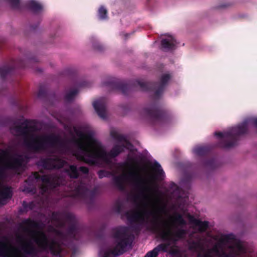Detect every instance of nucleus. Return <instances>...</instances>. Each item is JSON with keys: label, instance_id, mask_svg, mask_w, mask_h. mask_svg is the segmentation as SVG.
I'll return each mask as SVG.
<instances>
[{"label": "nucleus", "instance_id": "8fccbe9b", "mask_svg": "<svg viewBox=\"0 0 257 257\" xmlns=\"http://www.w3.org/2000/svg\"><path fill=\"white\" fill-rule=\"evenodd\" d=\"M227 6L226 5H223V6H221V7L222 8H225V7H226Z\"/></svg>", "mask_w": 257, "mask_h": 257}, {"label": "nucleus", "instance_id": "2eb2a0df", "mask_svg": "<svg viewBox=\"0 0 257 257\" xmlns=\"http://www.w3.org/2000/svg\"><path fill=\"white\" fill-rule=\"evenodd\" d=\"M29 122L28 120H26L21 124L14 126L11 129L17 133V136H22L24 139L28 138L35 128L34 126L29 125Z\"/></svg>", "mask_w": 257, "mask_h": 257}, {"label": "nucleus", "instance_id": "2f4dec72", "mask_svg": "<svg viewBox=\"0 0 257 257\" xmlns=\"http://www.w3.org/2000/svg\"><path fill=\"white\" fill-rule=\"evenodd\" d=\"M204 165L211 169L217 168L218 166L217 161L215 159H211L206 160L204 163Z\"/></svg>", "mask_w": 257, "mask_h": 257}, {"label": "nucleus", "instance_id": "de8ad7c7", "mask_svg": "<svg viewBox=\"0 0 257 257\" xmlns=\"http://www.w3.org/2000/svg\"><path fill=\"white\" fill-rule=\"evenodd\" d=\"M31 61H35V62H37V61L36 60V59H31L30 60Z\"/></svg>", "mask_w": 257, "mask_h": 257}, {"label": "nucleus", "instance_id": "4c0bfd02", "mask_svg": "<svg viewBox=\"0 0 257 257\" xmlns=\"http://www.w3.org/2000/svg\"><path fill=\"white\" fill-rule=\"evenodd\" d=\"M22 206L25 210L27 211L28 210H32L34 209L35 205L33 201L27 203L26 201H24L22 203Z\"/></svg>", "mask_w": 257, "mask_h": 257}, {"label": "nucleus", "instance_id": "b1692460", "mask_svg": "<svg viewBox=\"0 0 257 257\" xmlns=\"http://www.w3.org/2000/svg\"><path fill=\"white\" fill-rule=\"evenodd\" d=\"M229 247L231 249V251L233 252L235 255H238L245 251L244 246L239 241L235 243L234 247L233 246H230Z\"/></svg>", "mask_w": 257, "mask_h": 257}, {"label": "nucleus", "instance_id": "7c9ffc66", "mask_svg": "<svg viewBox=\"0 0 257 257\" xmlns=\"http://www.w3.org/2000/svg\"><path fill=\"white\" fill-rule=\"evenodd\" d=\"M114 185L120 190L124 189L123 179L121 176H116L113 178Z\"/></svg>", "mask_w": 257, "mask_h": 257}, {"label": "nucleus", "instance_id": "a19ab883", "mask_svg": "<svg viewBox=\"0 0 257 257\" xmlns=\"http://www.w3.org/2000/svg\"><path fill=\"white\" fill-rule=\"evenodd\" d=\"M109 173L105 170H100L98 172V175L99 178H102L105 177H107Z\"/></svg>", "mask_w": 257, "mask_h": 257}, {"label": "nucleus", "instance_id": "423d86ee", "mask_svg": "<svg viewBox=\"0 0 257 257\" xmlns=\"http://www.w3.org/2000/svg\"><path fill=\"white\" fill-rule=\"evenodd\" d=\"M24 144L29 150L36 153L57 147L68 149L60 136L54 134L42 135L31 134L28 138L25 139Z\"/></svg>", "mask_w": 257, "mask_h": 257}, {"label": "nucleus", "instance_id": "c85d7f7f", "mask_svg": "<svg viewBox=\"0 0 257 257\" xmlns=\"http://www.w3.org/2000/svg\"><path fill=\"white\" fill-rule=\"evenodd\" d=\"M78 93L77 89H74L67 92L64 96L65 100L68 102L72 101Z\"/></svg>", "mask_w": 257, "mask_h": 257}, {"label": "nucleus", "instance_id": "6ab92c4d", "mask_svg": "<svg viewBox=\"0 0 257 257\" xmlns=\"http://www.w3.org/2000/svg\"><path fill=\"white\" fill-rule=\"evenodd\" d=\"M161 44L163 49L171 50L175 48L176 41L172 36H169L168 38L163 39L161 40Z\"/></svg>", "mask_w": 257, "mask_h": 257}, {"label": "nucleus", "instance_id": "37998d69", "mask_svg": "<svg viewBox=\"0 0 257 257\" xmlns=\"http://www.w3.org/2000/svg\"><path fill=\"white\" fill-rule=\"evenodd\" d=\"M235 255L232 251L229 253H226L225 251H222L221 256L222 257H234Z\"/></svg>", "mask_w": 257, "mask_h": 257}, {"label": "nucleus", "instance_id": "4be33fe9", "mask_svg": "<svg viewBox=\"0 0 257 257\" xmlns=\"http://www.w3.org/2000/svg\"><path fill=\"white\" fill-rule=\"evenodd\" d=\"M64 172L71 179H77L79 176V170L75 165H69V168L64 169Z\"/></svg>", "mask_w": 257, "mask_h": 257}, {"label": "nucleus", "instance_id": "bb28decb", "mask_svg": "<svg viewBox=\"0 0 257 257\" xmlns=\"http://www.w3.org/2000/svg\"><path fill=\"white\" fill-rule=\"evenodd\" d=\"M172 218L174 223L178 226H183L186 224V222L183 218V216L179 213L175 212Z\"/></svg>", "mask_w": 257, "mask_h": 257}, {"label": "nucleus", "instance_id": "20e7f679", "mask_svg": "<svg viewBox=\"0 0 257 257\" xmlns=\"http://www.w3.org/2000/svg\"><path fill=\"white\" fill-rule=\"evenodd\" d=\"M51 218L53 221L56 222L60 227H64L65 226L66 223L64 219L70 224L66 233L55 228L53 230V231L58 236V238L55 239L60 243L62 248V254L59 257H64L69 253L68 249V246L66 244L68 240L78 239L76 235L78 233V228L76 225V218L71 213L54 211L52 213Z\"/></svg>", "mask_w": 257, "mask_h": 257}, {"label": "nucleus", "instance_id": "f257e3e1", "mask_svg": "<svg viewBox=\"0 0 257 257\" xmlns=\"http://www.w3.org/2000/svg\"><path fill=\"white\" fill-rule=\"evenodd\" d=\"M170 78L171 75L169 74H164L161 76L159 82H142L139 80L135 82V85L139 86L142 91H155L154 102L149 107L144 109L145 114L149 118L153 125L162 126L169 123L171 120L169 113L157 102L163 93Z\"/></svg>", "mask_w": 257, "mask_h": 257}, {"label": "nucleus", "instance_id": "0eeeda50", "mask_svg": "<svg viewBox=\"0 0 257 257\" xmlns=\"http://www.w3.org/2000/svg\"><path fill=\"white\" fill-rule=\"evenodd\" d=\"M112 237L114 240L115 246L113 249L107 248L101 250L100 255L101 257H116L123 254L131 246L133 236L128 232L126 227L120 226L112 229Z\"/></svg>", "mask_w": 257, "mask_h": 257}, {"label": "nucleus", "instance_id": "6e6552de", "mask_svg": "<svg viewBox=\"0 0 257 257\" xmlns=\"http://www.w3.org/2000/svg\"><path fill=\"white\" fill-rule=\"evenodd\" d=\"M251 123L257 128V117L244 120L238 125L232 127L227 131L222 132H216L214 136L220 139L217 147L223 149H228L236 145L238 138L247 133L248 125Z\"/></svg>", "mask_w": 257, "mask_h": 257}, {"label": "nucleus", "instance_id": "5701e85b", "mask_svg": "<svg viewBox=\"0 0 257 257\" xmlns=\"http://www.w3.org/2000/svg\"><path fill=\"white\" fill-rule=\"evenodd\" d=\"M26 7L35 13H38L43 9L42 5L34 0L28 2L26 4Z\"/></svg>", "mask_w": 257, "mask_h": 257}, {"label": "nucleus", "instance_id": "9b49d317", "mask_svg": "<svg viewBox=\"0 0 257 257\" xmlns=\"http://www.w3.org/2000/svg\"><path fill=\"white\" fill-rule=\"evenodd\" d=\"M24 161L23 156L17 154L7 162L5 166L0 165V180L5 176L6 169L13 170L18 174L22 172L24 169Z\"/></svg>", "mask_w": 257, "mask_h": 257}, {"label": "nucleus", "instance_id": "79ce46f5", "mask_svg": "<svg viewBox=\"0 0 257 257\" xmlns=\"http://www.w3.org/2000/svg\"><path fill=\"white\" fill-rule=\"evenodd\" d=\"M78 170L82 172L84 174H88L89 173V169L85 166H81L80 167Z\"/></svg>", "mask_w": 257, "mask_h": 257}, {"label": "nucleus", "instance_id": "393cba45", "mask_svg": "<svg viewBox=\"0 0 257 257\" xmlns=\"http://www.w3.org/2000/svg\"><path fill=\"white\" fill-rule=\"evenodd\" d=\"M168 192L174 197L177 198L180 197V188L174 182H171L169 185Z\"/></svg>", "mask_w": 257, "mask_h": 257}, {"label": "nucleus", "instance_id": "dca6fc26", "mask_svg": "<svg viewBox=\"0 0 257 257\" xmlns=\"http://www.w3.org/2000/svg\"><path fill=\"white\" fill-rule=\"evenodd\" d=\"M93 107L98 115L102 119L106 117V100L105 98H101L93 102Z\"/></svg>", "mask_w": 257, "mask_h": 257}, {"label": "nucleus", "instance_id": "f3484780", "mask_svg": "<svg viewBox=\"0 0 257 257\" xmlns=\"http://www.w3.org/2000/svg\"><path fill=\"white\" fill-rule=\"evenodd\" d=\"M75 195L82 199H86L88 198L92 199L94 197L95 192L88 189L84 185H80L75 189Z\"/></svg>", "mask_w": 257, "mask_h": 257}, {"label": "nucleus", "instance_id": "9d476101", "mask_svg": "<svg viewBox=\"0 0 257 257\" xmlns=\"http://www.w3.org/2000/svg\"><path fill=\"white\" fill-rule=\"evenodd\" d=\"M111 137L118 143L124 142L125 143L121 145H114L110 152L108 153L106 151V159L104 160L101 158L97 159L96 163L92 166L98 164L100 162H103L106 163L110 162V158H114L118 156L121 153L124 151V149L127 148V146H132V144L127 140L126 137L118 133L115 130H111L110 131Z\"/></svg>", "mask_w": 257, "mask_h": 257}, {"label": "nucleus", "instance_id": "39448f33", "mask_svg": "<svg viewBox=\"0 0 257 257\" xmlns=\"http://www.w3.org/2000/svg\"><path fill=\"white\" fill-rule=\"evenodd\" d=\"M41 180L43 184L40 186L43 194L54 190L65 183L64 178L60 175L49 174L40 175L37 172L32 173L25 181L26 184L23 191L27 193H34L36 192L35 181Z\"/></svg>", "mask_w": 257, "mask_h": 257}, {"label": "nucleus", "instance_id": "473e14b6", "mask_svg": "<svg viewBox=\"0 0 257 257\" xmlns=\"http://www.w3.org/2000/svg\"><path fill=\"white\" fill-rule=\"evenodd\" d=\"M234 239L235 236L233 234H228L222 235L219 240V242L221 243H225Z\"/></svg>", "mask_w": 257, "mask_h": 257}, {"label": "nucleus", "instance_id": "a18cd8bd", "mask_svg": "<svg viewBox=\"0 0 257 257\" xmlns=\"http://www.w3.org/2000/svg\"><path fill=\"white\" fill-rule=\"evenodd\" d=\"M5 42V39L3 37H0V49L1 48L3 44Z\"/></svg>", "mask_w": 257, "mask_h": 257}, {"label": "nucleus", "instance_id": "f8f14e48", "mask_svg": "<svg viewBox=\"0 0 257 257\" xmlns=\"http://www.w3.org/2000/svg\"><path fill=\"white\" fill-rule=\"evenodd\" d=\"M67 164L66 161L59 156L53 155L40 159L37 165L46 170H54L62 169Z\"/></svg>", "mask_w": 257, "mask_h": 257}, {"label": "nucleus", "instance_id": "c03bdc74", "mask_svg": "<svg viewBox=\"0 0 257 257\" xmlns=\"http://www.w3.org/2000/svg\"><path fill=\"white\" fill-rule=\"evenodd\" d=\"M169 253L171 254V255H176L178 253V250L177 249H171L169 251Z\"/></svg>", "mask_w": 257, "mask_h": 257}, {"label": "nucleus", "instance_id": "58836bf2", "mask_svg": "<svg viewBox=\"0 0 257 257\" xmlns=\"http://www.w3.org/2000/svg\"><path fill=\"white\" fill-rule=\"evenodd\" d=\"M122 205L119 200H117L114 205L113 210L118 213H120L122 211Z\"/></svg>", "mask_w": 257, "mask_h": 257}, {"label": "nucleus", "instance_id": "aec40b11", "mask_svg": "<svg viewBox=\"0 0 257 257\" xmlns=\"http://www.w3.org/2000/svg\"><path fill=\"white\" fill-rule=\"evenodd\" d=\"M190 221L198 228L199 231L201 232L205 231L208 227V222L206 221H201L199 219L194 218L192 216H189Z\"/></svg>", "mask_w": 257, "mask_h": 257}, {"label": "nucleus", "instance_id": "c756f323", "mask_svg": "<svg viewBox=\"0 0 257 257\" xmlns=\"http://www.w3.org/2000/svg\"><path fill=\"white\" fill-rule=\"evenodd\" d=\"M218 253L219 252L218 247L216 245L211 249H208L203 253L199 252L197 254L198 257H212V252Z\"/></svg>", "mask_w": 257, "mask_h": 257}, {"label": "nucleus", "instance_id": "ddd939ff", "mask_svg": "<svg viewBox=\"0 0 257 257\" xmlns=\"http://www.w3.org/2000/svg\"><path fill=\"white\" fill-rule=\"evenodd\" d=\"M26 67V62L22 59L11 60L9 64L0 67V78L5 79L12 73L15 69L25 68Z\"/></svg>", "mask_w": 257, "mask_h": 257}, {"label": "nucleus", "instance_id": "4468645a", "mask_svg": "<svg viewBox=\"0 0 257 257\" xmlns=\"http://www.w3.org/2000/svg\"><path fill=\"white\" fill-rule=\"evenodd\" d=\"M103 85L111 90L120 91L124 95H126L131 89L130 84L115 78L104 82Z\"/></svg>", "mask_w": 257, "mask_h": 257}, {"label": "nucleus", "instance_id": "a878e982", "mask_svg": "<svg viewBox=\"0 0 257 257\" xmlns=\"http://www.w3.org/2000/svg\"><path fill=\"white\" fill-rule=\"evenodd\" d=\"M152 170L155 173L157 177H162L164 175V172L160 164L157 161H155L151 166Z\"/></svg>", "mask_w": 257, "mask_h": 257}, {"label": "nucleus", "instance_id": "1a4fd4ad", "mask_svg": "<svg viewBox=\"0 0 257 257\" xmlns=\"http://www.w3.org/2000/svg\"><path fill=\"white\" fill-rule=\"evenodd\" d=\"M128 162H125L124 165L130 166L131 171L128 174V177L132 181L134 186L139 193L138 195L134 197L135 200H138L140 196H144L146 193L150 190L148 182L140 174L139 166L137 161L132 158H128Z\"/></svg>", "mask_w": 257, "mask_h": 257}, {"label": "nucleus", "instance_id": "a211bd4d", "mask_svg": "<svg viewBox=\"0 0 257 257\" xmlns=\"http://www.w3.org/2000/svg\"><path fill=\"white\" fill-rule=\"evenodd\" d=\"M13 191L11 187L4 186L0 191V204H4V201L11 199L13 196Z\"/></svg>", "mask_w": 257, "mask_h": 257}, {"label": "nucleus", "instance_id": "f03ea898", "mask_svg": "<svg viewBox=\"0 0 257 257\" xmlns=\"http://www.w3.org/2000/svg\"><path fill=\"white\" fill-rule=\"evenodd\" d=\"M74 131L79 138L72 140L78 150L74 154L78 160L93 165L96 163L97 159H106V150L101 143L94 137L93 132L89 131L84 133L76 127H74Z\"/></svg>", "mask_w": 257, "mask_h": 257}, {"label": "nucleus", "instance_id": "49530a36", "mask_svg": "<svg viewBox=\"0 0 257 257\" xmlns=\"http://www.w3.org/2000/svg\"><path fill=\"white\" fill-rule=\"evenodd\" d=\"M37 27V26H36L35 27H31V29L33 30H34L36 29V28Z\"/></svg>", "mask_w": 257, "mask_h": 257}, {"label": "nucleus", "instance_id": "7ed1b4c3", "mask_svg": "<svg viewBox=\"0 0 257 257\" xmlns=\"http://www.w3.org/2000/svg\"><path fill=\"white\" fill-rule=\"evenodd\" d=\"M164 210V207H159L153 211L145 210L143 211H127L125 216L131 222L143 223L145 220V216L148 217L149 215H152L154 220L150 229L159 234L162 240L176 243L184 238L186 234V231L182 228H178L174 232H172L170 229H162L158 223L159 222L161 221L164 226L166 225V222L162 221V216L159 213L163 212Z\"/></svg>", "mask_w": 257, "mask_h": 257}, {"label": "nucleus", "instance_id": "c9c22d12", "mask_svg": "<svg viewBox=\"0 0 257 257\" xmlns=\"http://www.w3.org/2000/svg\"><path fill=\"white\" fill-rule=\"evenodd\" d=\"M92 45L93 48L99 52H102L104 50V46L95 40L93 38L92 39Z\"/></svg>", "mask_w": 257, "mask_h": 257}, {"label": "nucleus", "instance_id": "f704fd0d", "mask_svg": "<svg viewBox=\"0 0 257 257\" xmlns=\"http://www.w3.org/2000/svg\"><path fill=\"white\" fill-rule=\"evenodd\" d=\"M170 244L169 242L168 243H162L158 245L156 247L158 252L162 251L163 252H168V248L170 246Z\"/></svg>", "mask_w": 257, "mask_h": 257}, {"label": "nucleus", "instance_id": "e433bc0d", "mask_svg": "<svg viewBox=\"0 0 257 257\" xmlns=\"http://www.w3.org/2000/svg\"><path fill=\"white\" fill-rule=\"evenodd\" d=\"M47 96V90L46 87L41 85L39 87V91L38 93V97L41 98H45Z\"/></svg>", "mask_w": 257, "mask_h": 257}, {"label": "nucleus", "instance_id": "ea45409f", "mask_svg": "<svg viewBox=\"0 0 257 257\" xmlns=\"http://www.w3.org/2000/svg\"><path fill=\"white\" fill-rule=\"evenodd\" d=\"M159 254V252L157 250V248L155 247L153 250L149 251L146 254L147 257H157Z\"/></svg>", "mask_w": 257, "mask_h": 257}, {"label": "nucleus", "instance_id": "09e8293b", "mask_svg": "<svg viewBox=\"0 0 257 257\" xmlns=\"http://www.w3.org/2000/svg\"><path fill=\"white\" fill-rule=\"evenodd\" d=\"M41 257H49V256H48V255H46H46H42V256H41Z\"/></svg>", "mask_w": 257, "mask_h": 257}, {"label": "nucleus", "instance_id": "cd10ccee", "mask_svg": "<svg viewBox=\"0 0 257 257\" xmlns=\"http://www.w3.org/2000/svg\"><path fill=\"white\" fill-rule=\"evenodd\" d=\"M210 151V148L207 146L196 147L194 152L195 154L199 156H204L207 155Z\"/></svg>", "mask_w": 257, "mask_h": 257}, {"label": "nucleus", "instance_id": "72a5a7b5", "mask_svg": "<svg viewBox=\"0 0 257 257\" xmlns=\"http://www.w3.org/2000/svg\"><path fill=\"white\" fill-rule=\"evenodd\" d=\"M107 10L104 7L101 6L98 9V15L99 18L101 20H106L108 18Z\"/></svg>", "mask_w": 257, "mask_h": 257}, {"label": "nucleus", "instance_id": "412c9836", "mask_svg": "<svg viewBox=\"0 0 257 257\" xmlns=\"http://www.w3.org/2000/svg\"><path fill=\"white\" fill-rule=\"evenodd\" d=\"M27 226L29 227L38 228L39 227V224L36 221L32 220L30 218H28L24 220L23 222L20 224V228L22 229L25 231H28L29 229L25 226Z\"/></svg>", "mask_w": 257, "mask_h": 257}]
</instances>
